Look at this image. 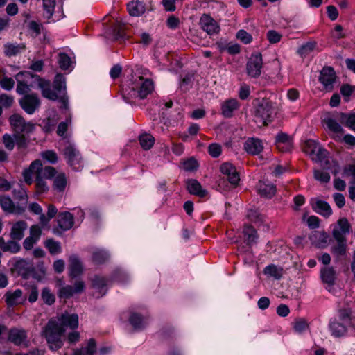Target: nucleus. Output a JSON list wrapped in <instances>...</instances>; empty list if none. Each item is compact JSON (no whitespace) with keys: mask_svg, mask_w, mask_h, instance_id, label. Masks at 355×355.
<instances>
[{"mask_svg":"<svg viewBox=\"0 0 355 355\" xmlns=\"http://www.w3.org/2000/svg\"><path fill=\"white\" fill-rule=\"evenodd\" d=\"M35 78L38 87L42 91L43 97L51 101L60 100L65 105L66 98V79L62 74H57L53 83V89L49 81L45 80L40 76L33 75L28 71H21L15 76L17 82L16 91L18 94H24L30 91L28 83L30 79Z\"/></svg>","mask_w":355,"mask_h":355,"instance_id":"f257e3e1","label":"nucleus"},{"mask_svg":"<svg viewBox=\"0 0 355 355\" xmlns=\"http://www.w3.org/2000/svg\"><path fill=\"white\" fill-rule=\"evenodd\" d=\"M57 174L55 168L48 166H42L39 159L33 161L29 167L23 172L24 179L26 184H31L35 182V189L38 194L45 193L48 191L49 187L45 179H51Z\"/></svg>","mask_w":355,"mask_h":355,"instance_id":"f03ea898","label":"nucleus"},{"mask_svg":"<svg viewBox=\"0 0 355 355\" xmlns=\"http://www.w3.org/2000/svg\"><path fill=\"white\" fill-rule=\"evenodd\" d=\"M322 122L334 134V138L340 140V135L344 133V130L340 123L355 132V112L350 114L338 112L328 113L324 116Z\"/></svg>","mask_w":355,"mask_h":355,"instance_id":"7ed1b4c3","label":"nucleus"},{"mask_svg":"<svg viewBox=\"0 0 355 355\" xmlns=\"http://www.w3.org/2000/svg\"><path fill=\"white\" fill-rule=\"evenodd\" d=\"M64 329L56 321L50 320L46 324L44 335L49 347L52 351H57L63 345L62 336Z\"/></svg>","mask_w":355,"mask_h":355,"instance_id":"20e7f679","label":"nucleus"},{"mask_svg":"<svg viewBox=\"0 0 355 355\" xmlns=\"http://www.w3.org/2000/svg\"><path fill=\"white\" fill-rule=\"evenodd\" d=\"M275 115V111L272 102L263 98L256 107L254 113L256 122L265 126L268 125L273 120Z\"/></svg>","mask_w":355,"mask_h":355,"instance_id":"39448f33","label":"nucleus"},{"mask_svg":"<svg viewBox=\"0 0 355 355\" xmlns=\"http://www.w3.org/2000/svg\"><path fill=\"white\" fill-rule=\"evenodd\" d=\"M9 122L15 134H28L33 132L35 125L31 122H26L19 114H14L9 118Z\"/></svg>","mask_w":355,"mask_h":355,"instance_id":"423d86ee","label":"nucleus"},{"mask_svg":"<svg viewBox=\"0 0 355 355\" xmlns=\"http://www.w3.org/2000/svg\"><path fill=\"white\" fill-rule=\"evenodd\" d=\"M64 158L68 164L75 171H80L83 167V159L78 149L69 144L64 149Z\"/></svg>","mask_w":355,"mask_h":355,"instance_id":"0eeeda50","label":"nucleus"},{"mask_svg":"<svg viewBox=\"0 0 355 355\" xmlns=\"http://www.w3.org/2000/svg\"><path fill=\"white\" fill-rule=\"evenodd\" d=\"M19 105L25 112L33 114L41 105V101L37 94H25L20 100Z\"/></svg>","mask_w":355,"mask_h":355,"instance_id":"6e6552de","label":"nucleus"},{"mask_svg":"<svg viewBox=\"0 0 355 355\" xmlns=\"http://www.w3.org/2000/svg\"><path fill=\"white\" fill-rule=\"evenodd\" d=\"M262 67L263 60L261 54H252L246 64L247 73L252 78H257L261 75Z\"/></svg>","mask_w":355,"mask_h":355,"instance_id":"1a4fd4ad","label":"nucleus"},{"mask_svg":"<svg viewBox=\"0 0 355 355\" xmlns=\"http://www.w3.org/2000/svg\"><path fill=\"white\" fill-rule=\"evenodd\" d=\"M351 230L350 224L348 220L343 218L338 221V225L336 226L332 232V235L336 241H347L346 234Z\"/></svg>","mask_w":355,"mask_h":355,"instance_id":"9d476101","label":"nucleus"},{"mask_svg":"<svg viewBox=\"0 0 355 355\" xmlns=\"http://www.w3.org/2000/svg\"><path fill=\"white\" fill-rule=\"evenodd\" d=\"M85 288V283L82 280H76L74 282V286L67 285L59 289L58 296L60 298L69 299L74 294L81 293Z\"/></svg>","mask_w":355,"mask_h":355,"instance_id":"9b49d317","label":"nucleus"},{"mask_svg":"<svg viewBox=\"0 0 355 355\" xmlns=\"http://www.w3.org/2000/svg\"><path fill=\"white\" fill-rule=\"evenodd\" d=\"M200 25L201 28L209 35L218 33L220 27L217 22L211 16L203 14L200 19Z\"/></svg>","mask_w":355,"mask_h":355,"instance_id":"f8f14e48","label":"nucleus"},{"mask_svg":"<svg viewBox=\"0 0 355 355\" xmlns=\"http://www.w3.org/2000/svg\"><path fill=\"white\" fill-rule=\"evenodd\" d=\"M221 173L227 177L229 182L236 186L240 180L239 175L235 167L230 163H224L220 166Z\"/></svg>","mask_w":355,"mask_h":355,"instance_id":"ddd939ff","label":"nucleus"},{"mask_svg":"<svg viewBox=\"0 0 355 355\" xmlns=\"http://www.w3.org/2000/svg\"><path fill=\"white\" fill-rule=\"evenodd\" d=\"M243 234L245 236V242L246 243L248 248H246L245 246H240L239 249L241 252H244L248 251L251 245L256 243L257 235V232L254 227L249 225H244Z\"/></svg>","mask_w":355,"mask_h":355,"instance_id":"4468645a","label":"nucleus"},{"mask_svg":"<svg viewBox=\"0 0 355 355\" xmlns=\"http://www.w3.org/2000/svg\"><path fill=\"white\" fill-rule=\"evenodd\" d=\"M107 280L105 277L96 275L92 279V286L96 290L94 295L96 298L103 296L107 292Z\"/></svg>","mask_w":355,"mask_h":355,"instance_id":"2eb2a0df","label":"nucleus"},{"mask_svg":"<svg viewBox=\"0 0 355 355\" xmlns=\"http://www.w3.org/2000/svg\"><path fill=\"white\" fill-rule=\"evenodd\" d=\"M257 190L258 193L266 198H272L276 193V186L268 181H259L257 184Z\"/></svg>","mask_w":355,"mask_h":355,"instance_id":"dca6fc26","label":"nucleus"},{"mask_svg":"<svg viewBox=\"0 0 355 355\" xmlns=\"http://www.w3.org/2000/svg\"><path fill=\"white\" fill-rule=\"evenodd\" d=\"M239 107V103L235 98L225 101L221 105V114L225 118H230L233 116L234 111Z\"/></svg>","mask_w":355,"mask_h":355,"instance_id":"f3484780","label":"nucleus"},{"mask_svg":"<svg viewBox=\"0 0 355 355\" xmlns=\"http://www.w3.org/2000/svg\"><path fill=\"white\" fill-rule=\"evenodd\" d=\"M137 94L140 98H146L153 90V83L149 79H144L143 77H139L137 83Z\"/></svg>","mask_w":355,"mask_h":355,"instance_id":"a211bd4d","label":"nucleus"},{"mask_svg":"<svg viewBox=\"0 0 355 355\" xmlns=\"http://www.w3.org/2000/svg\"><path fill=\"white\" fill-rule=\"evenodd\" d=\"M57 220L58 226L63 231L70 230L74 224L73 216L70 212L68 211L59 213Z\"/></svg>","mask_w":355,"mask_h":355,"instance_id":"6ab92c4d","label":"nucleus"},{"mask_svg":"<svg viewBox=\"0 0 355 355\" xmlns=\"http://www.w3.org/2000/svg\"><path fill=\"white\" fill-rule=\"evenodd\" d=\"M275 144L279 151L284 153L291 150L292 140L287 134L280 132L276 136Z\"/></svg>","mask_w":355,"mask_h":355,"instance_id":"aec40b11","label":"nucleus"},{"mask_svg":"<svg viewBox=\"0 0 355 355\" xmlns=\"http://www.w3.org/2000/svg\"><path fill=\"white\" fill-rule=\"evenodd\" d=\"M244 148L249 154L258 155L262 151L263 146L260 139L249 138L244 144Z\"/></svg>","mask_w":355,"mask_h":355,"instance_id":"412c9836","label":"nucleus"},{"mask_svg":"<svg viewBox=\"0 0 355 355\" xmlns=\"http://www.w3.org/2000/svg\"><path fill=\"white\" fill-rule=\"evenodd\" d=\"M27 223L24 220H19L14 223L10 233L11 239L20 241L24 236V231L27 229Z\"/></svg>","mask_w":355,"mask_h":355,"instance_id":"4be33fe9","label":"nucleus"},{"mask_svg":"<svg viewBox=\"0 0 355 355\" xmlns=\"http://www.w3.org/2000/svg\"><path fill=\"white\" fill-rule=\"evenodd\" d=\"M26 338L27 334L24 329H12L9 331L8 340L16 345L24 344Z\"/></svg>","mask_w":355,"mask_h":355,"instance_id":"5701e85b","label":"nucleus"},{"mask_svg":"<svg viewBox=\"0 0 355 355\" xmlns=\"http://www.w3.org/2000/svg\"><path fill=\"white\" fill-rule=\"evenodd\" d=\"M129 14L133 17L142 15L146 11V6L143 1L136 0L132 1L127 4Z\"/></svg>","mask_w":355,"mask_h":355,"instance_id":"b1692460","label":"nucleus"},{"mask_svg":"<svg viewBox=\"0 0 355 355\" xmlns=\"http://www.w3.org/2000/svg\"><path fill=\"white\" fill-rule=\"evenodd\" d=\"M187 186L189 192L191 194L197 196L200 198L206 196L207 191L203 189L200 183L194 179L188 180L187 181Z\"/></svg>","mask_w":355,"mask_h":355,"instance_id":"393cba45","label":"nucleus"},{"mask_svg":"<svg viewBox=\"0 0 355 355\" xmlns=\"http://www.w3.org/2000/svg\"><path fill=\"white\" fill-rule=\"evenodd\" d=\"M320 82L325 87H328L334 82L335 72L332 67H324L320 72Z\"/></svg>","mask_w":355,"mask_h":355,"instance_id":"a878e982","label":"nucleus"},{"mask_svg":"<svg viewBox=\"0 0 355 355\" xmlns=\"http://www.w3.org/2000/svg\"><path fill=\"white\" fill-rule=\"evenodd\" d=\"M69 270L72 277H78L83 272V264L76 255L73 254L69 257Z\"/></svg>","mask_w":355,"mask_h":355,"instance_id":"bb28decb","label":"nucleus"},{"mask_svg":"<svg viewBox=\"0 0 355 355\" xmlns=\"http://www.w3.org/2000/svg\"><path fill=\"white\" fill-rule=\"evenodd\" d=\"M320 277L323 283L329 286L334 285L336 280V271L332 267H324L321 269Z\"/></svg>","mask_w":355,"mask_h":355,"instance_id":"cd10ccee","label":"nucleus"},{"mask_svg":"<svg viewBox=\"0 0 355 355\" xmlns=\"http://www.w3.org/2000/svg\"><path fill=\"white\" fill-rule=\"evenodd\" d=\"M0 205L3 210L6 212L19 213V208L16 206L11 198L6 196H3L0 198Z\"/></svg>","mask_w":355,"mask_h":355,"instance_id":"c85d7f7f","label":"nucleus"},{"mask_svg":"<svg viewBox=\"0 0 355 355\" xmlns=\"http://www.w3.org/2000/svg\"><path fill=\"white\" fill-rule=\"evenodd\" d=\"M62 327H69L71 329H75L78 326V316L77 314H63L61 317Z\"/></svg>","mask_w":355,"mask_h":355,"instance_id":"c756f323","label":"nucleus"},{"mask_svg":"<svg viewBox=\"0 0 355 355\" xmlns=\"http://www.w3.org/2000/svg\"><path fill=\"white\" fill-rule=\"evenodd\" d=\"M313 209L318 214L329 217L331 214L332 211L330 205L325 201L318 200L313 205Z\"/></svg>","mask_w":355,"mask_h":355,"instance_id":"7c9ffc66","label":"nucleus"},{"mask_svg":"<svg viewBox=\"0 0 355 355\" xmlns=\"http://www.w3.org/2000/svg\"><path fill=\"white\" fill-rule=\"evenodd\" d=\"M129 322L136 331L142 330L146 326L144 318L139 313H132L129 318Z\"/></svg>","mask_w":355,"mask_h":355,"instance_id":"2f4dec72","label":"nucleus"},{"mask_svg":"<svg viewBox=\"0 0 355 355\" xmlns=\"http://www.w3.org/2000/svg\"><path fill=\"white\" fill-rule=\"evenodd\" d=\"M54 177L53 189L58 192L64 191L67 184L66 175L64 173H60L57 175L55 174Z\"/></svg>","mask_w":355,"mask_h":355,"instance_id":"473e14b6","label":"nucleus"},{"mask_svg":"<svg viewBox=\"0 0 355 355\" xmlns=\"http://www.w3.org/2000/svg\"><path fill=\"white\" fill-rule=\"evenodd\" d=\"M24 49L25 46L24 44L7 43L3 46L4 53L8 57L16 55Z\"/></svg>","mask_w":355,"mask_h":355,"instance_id":"72a5a7b5","label":"nucleus"},{"mask_svg":"<svg viewBox=\"0 0 355 355\" xmlns=\"http://www.w3.org/2000/svg\"><path fill=\"white\" fill-rule=\"evenodd\" d=\"M22 294V291L20 289H17L14 292H7L5 294L6 302L10 306L16 305L21 297Z\"/></svg>","mask_w":355,"mask_h":355,"instance_id":"f704fd0d","label":"nucleus"},{"mask_svg":"<svg viewBox=\"0 0 355 355\" xmlns=\"http://www.w3.org/2000/svg\"><path fill=\"white\" fill-rule=\"evenodd\" d=\"M328 154V151L320 146V147L316 150L315 155H313L311 159L316 162L321 163V164L324 163L326 165H328L329 164Z\"/></svg>","mask_w":355,"mask_h":355,"instance_id":"c9c22d12","label":"nucleus"},{"mask_svg":"<svg viewBox=\"0 0 355 355\" xmlns=\"http://www.w3.org/2000/svg\"><path fill=\"white\" fill-rule=\"evenodd\" d=\"M96 349V342L94 339L91 338L89 340L87 347L76 350L73 355H93Z\"/></svg>","mask_w":355,"mask_h":355,"instance_id":"e433bc0d","label":"nucleus"},{"mask_svg":"<svg viewBox=\"0 0 355 355\" xmlns=\"http://www.w3.org/2000/svg\"><path fill=\"white\" fill-rule=\"evenodd\" d=\"M347 252V241H336V244L332 245L331 253L339 259L340 257L345 256Z\"/></svg>","mask_w":355,"mask_h":355,"instance_id":"4c0bfd02","label":"nucleus"},{"mask_svg":"<svg viewBox=\"0 0 355 355\" xmlns=\"http://www.w3.org/2000/svg\"><path fill=\"white\" fill-rule=\"evenodd\" d=\"M44 246L51 254H58L62 252L60 243L53 239H49L44 242Z\"/></svg>","mask_w":355,"mask_h":355,"instance_id":"58836bf2","label":"nucleus"},{"mask_svg":"<svg viewBox=\"0 0 355 355\" xmlns=\"http://www.w3.org/2000/svg\"><path fill=\"white\" fill-rule=\"evenodd\" d=\"M44 17L47 19H50L54 13L55 6V0H42Z\"/></svg>","mask_w":355,"mask_h":355,"instance_id":"ea45409f","label":"nucleus"},{"mask_svg":"<svg viewBox=\"0 0 355 355\" xmlns=\"http://www.w3.org/2000/svg\"><path fill=\"white\" fill-rule=\"evenodd\" d=\"M332 335L336 337H340L345 334L347 329L343 324L333 321L329 324Z\"/></svg>","mask_w":355,"mask_h":355,"instance_id":"a19ab883","label":"nucleus"},{"mask_svg":"<svg viewBox=\"0 0 355 355\" xmlns=\"http://www.w3.org/2000/svg\"><path fill=\"white\" fill-rule=\"evenodd\" d=\"M283 269L275 265L271 264L264 269V273L270 277H272L276 279H279L282 276Z\"/></svg>","mask_w":355,"mask_h":355,"instance_id":"79ce46f5","label":"nucleus"},{"mask_svg":"<svg viewBox=\"0 0 355 355\" xmlns=\"http://www.w3.org/2000/svg\"><path fill=\"white\" fill-rule=\"evenodd\" d=\"M108 253L103 250H96L92 253V261L96 264H101L109 259Z\"/></svg>","mask_w":355,"mask_h":355,"instance_id":"37998d69","label":"nucleus"},{"mask_svg":"<svg viewBox=\"0 0 355 355\" xmlns=\"http://www.w3.org/2000/svg\"><path fill=\"white\" fill-rule=\"evenodd\" d=\"M139 143L144 150H149L154 144L155 139L150 134H144L139 137Z\"/></svg>","mask_w":355,"mask_h":355,"instance_id":"c03bdc74","label":"nucleus"},{"mask_svg":"<svg viewBox=\"0 0 355 355\" xmlns=\"http://www.w3.org/2000/svg\"><path fill=\"white\" fill-rule=\"evenodd\" d=\"M320 147V144L315 140H307L304 145V151L310 156L315 155L316 150Z\"/></svg>","mask_w":355,"mask_h":355,"instance_id":"a18cd8bd","label":"nucleus"},{"mask_svg":"<svg viewBox=\"0 0 355 355\" xmlns=\"http://www.w3.org/2000/svg\"><path fill=\"white\" fill-rule=\"evenodd\" d=\"M15 144L19 148H25L29 142V136L28 134H15L13 135Z\"/></svg>","mask_w":355,"mask_h":355,"instance_id":"49530a36","label":"nucleus"},{"mask_svg":"<svg viewBox=\"0 0 355 355\" xmlns=\"http://www.w3.org/2000/svg\"><path fill=\"white\" fill-rule=\"evenodd\" d=\"M41 298L43 302L48 304L52 305L55 301V297L54 294L51 292L49 288H44L41 293Z\"/></svg>","mask_w":355,"mask_h":355,"instance_id":"de8ad7c7","label":"nucleus"},{"mask_svg":"<svg viewBox=\"0 0 355 355\" xmlns=\"http://www.w3.org/2000/svg\"><path fill=\"white\" fill-rule=\"evenodd\" d=\"M316 46V42L315 41H310L306 44L302 45L297 50V53L301 56H306L310 53Z\"/></svg>","mask_w":355,"mask_h":355,"instance_id":"09e8293b","label":"nucleus"},{"mask_svg":"<svg viewBox=\"0 0 355 355\" xmlns=\"http://www.w3.org/2000/svg\"><path fill=\"white\" fill-rule=\"evenodd\" d=\"M17 241H8L6 243L4 247H3L2 250L3 252H10L11 253H17L18 252L20 249L21 246L17 242Z\"/></svg>","mask_w":355,"mask_h":355,"instance_id":"8fccbe9b","label":"nucleus"},{"mask_svg":"<svg viewBox=\"0 0 355 355\" xmlns=\"http://www.w3.org/2000/svg\"><path fill=\"white\" fill-rule=\"evenodd\" d=\"M314 178L322 183H327L330 181V175L329 173L320 170H314Z\"/></svg>","mask_w":355,"mask_h":355,"instance_id":"3c124183","label":"nucleus"},{"mask_svg":"<svg viewBox=\"0 0 355 355\" xmlns=\"http://www.w3.org/2000/svg\"><path fill=\"white\" fill-rule=\"evenodd\" d=\"M309 325L306 320L303 318L296 319L293 323V328L296 332L302 333L304 331Z\"/></svg>","mask_w":355,"mask_h":355,"instance_id":"603ef678","label":"nucleus"},{"mask_svg":"<svg viewBox=\"0 0 355 355\" xmlns=\"http://www.w3.org/2000/svg\"><path fill=\"white\" fill-rule=\"evenodd\" d=\"M26 295L31 303L36 302L39 295L37 288L35 286H31L28 288Z\"/></svg>","mask_w":355,"mask_h":355,"instance_id":"864d4df0","label":"nucleus"},{"mask_svg":"<svg viewBox=\"0 0 355 355\" xmlns=\"http://www.w3.org/2000/svg\"><path fill=\"white\" fill-rule=\"evenodd\" d=\"M70 58L66 53H60L58 63L62 69L66 70L70 66Z\"/></svg>","mask_w":355,"mask_h":355,"instance_id":"5fc2aeb1","label":"nucleus"},{"mask_svg":"<svg viewBox=\"0 0 355 355\" xmlns=\"http://www.w3.org/2000/svg\"><path fill=\"white\" fill-rule=\"evenodd\" d=\"M3 144L6 148L9 150H12L15 147V138L9 134H5L2 138Z\"/></svg>","mask_w":355,"mask_h":355,"instance_id":"6e6d98bb","label":"nucleus"},{"mask_svg":"<svg viewBox=\"0 0 355 355\" xmlns=\"http://www.w3.org/2000/svg\"><path fill=\"white\" fill-rule=\"evenodd\" d=\"M184 170L187 171H192L197 169L198 164L194 158H190L182 163Z\"/></svg>","mask_w":355,"mask_h":355,"instance_id":"4d7b16f0","label":"nucleus"},{"mask_svg":"<svg viewBox=\"0 0 355 355\" xmlns=\"http://www.w3.org/2000/svg\"><path fill=\"white\" fill-rule=\"evenodd\" d=\"M268 40L271 44H275L280 41L282 35L275 30H270L266 34Z\"/></svg>","mask_w":355,"mask_h":355,"instance_id":"13d9d810","label":"nucleus"},{"mask_svg":"<svg viewBox=\"0 0 355 355\" xmlns=\"http://www.w3.org/2000/svg\"><path fill=\"white\" fill-rule=\"evenodd\" d=\"M236 37L245 44L250 43L252 40V35L244 30L239 31Z\"/></svg>","mask_w":355,"mask_h":355,"instance_id":"bf43d9fd","label":"nucleus"},{"mask_svg":"<svg viewBox=\"0 0 355 355\" xmlns=\"http://www.w3.org/2000/svg\"><path fill=\"white\" fill-rule=\"evenodd\" d=\"M208 152L212 157H218L222 152L221 146L214 143L209 146Z\"/></svg>","mask_w":355,"mask_h":355,"instance_id":"052dcab7","label":"nucleus"},{"mask_svg":"<svg viewBox=\"0 0 355 355\" xmlns=\"http://www.w3.org/2000/svg\"><path fill=\"white\" fill-rule=\"evenodd\" d=\"M1 87L6 90H11L15 85V80L12 78L3 77L0 80Z\"/></svg>","mask_w":355,"mask_h":355,"instance_id":"680f3d73","label":"nucleus"},{"mask_svg":"<svg viewBox=\"0 0 355 355\" xmlns=\"http://www.w3.org/2000/svg\"><path fill=\"white\" fill-rule=\"evenodd\" d=\"M42 157L52 164H54L58 161V156L56 153L52 150L42 152Z\"/></svg>","mask_w":355,"mask_h":355,"instance_id":"e2e57ef3","label":"nucleus"},{"mask_svg":"<svg viewBox=\"0 0 355 355\" xmlns=\"http://www.w3.org/2000/svg\"><path fill=\"white\" fill-rule=\"evenodd\" d=\"M13 103V98L8 94L0 95V104L5 107H10Z\"/></svg>","mask_w":355,"mask_h":355,"instance_id":"0e129e2a","label":"nucleus"},{"mask_svg":"<svg viewBox=\"0 0 355 355\" xmlns=\"http://www.w3.org/2000/svg\"><path fill=\"white\" fill-rule=\"evenodd\" d=\"M248 218L252 222H261L263 220L262 216L257 210L250 209L248 213Z\"/></svg>","mask_w":355,"mask_h":355,"instance_id":"69168bd1","label":"nucleus"},{"mask_svg":"<svg viewBox=\"0 0 355 355\" xmlns=\"http://www.w3.org/2000/svg\"><path fill=\"white\" fill-rule=\"evenodd\" d=\"M353 92H355V86H351L348 84H345L340 88V93L345 97L349 98Z\"/></svg>","mask_w":355,"mask_h":355,"instance_id":"338daca9","label":"nucleus"},{"mask_svg":"<svg viewBox=\"0 0 355 355\" xmlns=\"http://www.w3.org/2000/svg\"><path fill=\"white\" fill-rule=\"evenodd\" d=\"M41 229L38 225H32L30 228V237L33 239H35L36 241H38L41 236Z\"/></svg>","mask_w":355,"mask_h":355,"instance_id":"774afa93","label":"nucleus"}]
</instances>
